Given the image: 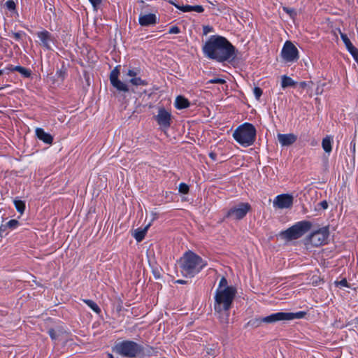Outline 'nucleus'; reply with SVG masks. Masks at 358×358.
Returning a JSON list of instances; mask_svg holds the SVG:
<instances>
[{
	"mask_svg": "<svg viewBox=\"0 0 358 358\" xmlns=\"http://www.w3.org/2000/svg\"><path fill=\"white\" fill-rule=\"evenodd\" d=\"M206 57L217 62L233 60L235 57V47L224 36H210L202 47Z\"/></svg>",
	"mask_w": 358,
	"mask_h": 358,
	"instance_id": "f257e3e1",
	"label": "nucleus"
},
{
	"mask_svg": "<svg viewBox=\"0 0 358 358\" xmlns=\"http://www.w3.org/2000/svg\"><path fill=\"white\" fill-rule=\"evenodd\" d=\"M180 262L182 273L189 277L194 276L207 266L206 260L192 251L186 252Z\"/></svg>",
	"mask_w": 358,
	"mask_h": 358,
	"instance_id": "f03ea898",
	"label": "nucleus"
},
{
	"mask_svg": "<svg viewBox=\"0 0 358 358\" xmlns=\"http://www.w3.org/2000/svg\"><path fill=\"white\" fill-rule=\"evenodd\" d=\"M236 294L235 287H227L223 291H215L214 309L218 313H224V322H227L229 314L233 301Z\"/></svg>",
	"mask_w": 358,
	"mask_h": 358,
	"instance_id": "7ed1b4c3",
	"label": "nucleus"
},
{
	"mask_svg": "<svg viewBox=\"0 0 358 358\" xmlns=\"http://www.w3.org/2000/svg\"><path fill=\"white\" fill-rule=\"evenodd\" d=\"M306 314L307 313L305 311H299L296 313L278 312L266 317L252 319L248 322V324L253 327H258L261 326L262 323L272 324L278 321L301 319L303 318Z\"/></svg>",
	"mask_w": 358,
	"mask_h": 358,
	"instance_id": "20e7f679",
	"label": "nucleus"
},
{
	"mask_svg": "<svg viewBox=\"0 0 358 358\" xmlns=\"http://www.w3.org/2000/svg\"><path fill=\"white\" fill-rule=\"evenodd\" d=\"M256 129L250 123H243L238 126L233 133L235 141L243 147L252 145L256 139Z\"/></svg>",
	"mask_w": 358,
	"mask_h": 358,
	"instance_id": "39448f33",
	"label": "nucleus"
},
{
	"mask_svg": "<svg viewBox=\"0 0 358 358\" xmlns=\"http://www.w3.org/2000/svg\"><path fill=\"white\" fill-rule=\"evenodd\" d=\"M115 352L127 358H136L143 351V347L132 341H123L115 345Z\"/></svg>",
	"mask_w": 358,
	"mask_h": 358,
	"instance_id": "423d86ee",
	"label": "nucleus"
},
{
	"mask_svg": "<svg viewBox=\"0 0 358 358\" xmlns=\"http://www.w3.org/2000/svg\"><path fill=\"white\" fill-rule=\"evenodd\" d=\"M312 227L309 221H300L285 231L280 233V236L287 240H294L301 237L308 232Z\"/></svg>",
	"mask_w": 358,
	"mask_h": 358,
	"instance_id": "0eeeda50",
	"label": "nucleus"
},
{
	"mask_svg": "<svg viewBox=\"0 0 358 358\" xmlns=\"http://www.w3.org/2000/svg\"><path fill=\"white\" fill-rule=\"evenodd\" d=\"M251 210V206L248 203H239L233 206L226 213L225 218L234 220H240L245 217Z\"/></svg>",
	"mask_w": 358,
	"mask_h": 358,
	"instance_id": "6e6552de",
	"label": "nucleus"
},
{
	"mask_svg": "<svg viewBox=\"0 0 358 358\" xmlns=\"http://www.w3.org/2000/svg\"><path fill=\"white\" fill-rule=\"evenodd\" d=\"M281 56L286 62H294L299 58V50L289 41H287L282 48Z\"/></svg>",
	"mask_w": 358,
	"mask_h": 358,
	"instance_id": "1a4fd4ad",
	"label": "nucleus"
},
{
	"mask_svg": "<svg viewBox=\"0 0 358 358\" xmlns=\"http://www.w3.org/2000/svg\"><path fill=\"white\" fill-rule=\"evenodd\" d=\"M329 237L327 227H322L313 232L308 238V242L313 246H320L326 243Z\"/></svg>",
	"mask_w": 358,
	"mask_h": 358,
	"instance_id": "9d476101",
	"label": "nucleus"
},
{
	"mask_svg": "<svg viewBox=\"0 0 358 358\" xmlns=\"http://www.w3.org/2000/svg\"><path fill=\"white\" fill-rule=\"evenodd\" d=\"M155 119L163 129H167L171 126V114L163 107L159 108L158 113L155 116Z\"/></svg>",
	"mask_w": 358,
	"mask_h": 358,
	"instance_id": "9b49d317",
	"label": "nucleus"
},
{
	"mask_svg": "<svg viewBox=\"0 0 358 358\" xmlns=\"http://www.w3.org/2000/svg\"><path fill=\"white\" fill-rule=\"evenodd\" d=\"M119 75L120 71L118 69V66H116L110 74V81L111 85L118 91L128 92L129 89L127 84L119 80Z\"/></svg>",
	"mask_w": 358,
	"mask_h": 358,
	"instance_id": "f8f14e48",
	"label": "nucleus"
},
{
	"mask_svg": "<svg viewBox=\"0 0 358 358\" xmlns=\"http://www.w3.org/2000/svg\"><path fill=\"white\" fill-rule=\"evenodd\" d=\"M293 196L290 194H282L278 195L273 201V206L280 209L289 208L293 204Z\"/></svg>",
	"mask_w": 358,
	"mask_h": 358,
	"instance_id": "ddd939ff",
	"label": "nucleus"
},
{
	"mask_svg": "<svg viewBox=\"0 0 358 358\" xmlns=\"http://www.w3.org/2000/svg\"><path fill=\"white\" fill-rule=\"evenodd\" d=\"M38 38L40 39L41 45L47 50H51L50 43L54 41V38L51 34L43 30L36 34Z\"/></svg>",
	"mask_w": 358,
	"mask_h": 358,
	"instance_id": "4468645a",
	"label": "nucleus"
},
{
	"mask_svg": "<svg viewBox=\"0 0 358 358\" xmlns=\"http://www.w3.org/2000/svg\"><path fill=\"white\" fill-rule=\"evenodd\" d=\"M157 22V18L155 14L148 13L139 15L138 22L142 27H148L155 25Z\"/></svg>",
	"mask_w": 358,
	"mask_h": 358,
	"instance_id": "2eb2a0df",
	"label": "nucleus"
},
{
	"mask_svg": "<svg viewBox=\"0 0 358 358\" xmlns=\"http://www.w3.org/2000/svg\"><path fill=\"white\" fill-rule=\"evenodd\" d=\"M297 136L294 134H278V140L282 146H289L296 142Z\"/></svg>",
	"mask_w": 358,
	"mask_h": 358,
	"instance_id": "dca6fc26",
	"label": "nucleus"
},
{
	"mask_svg": "<svg viewBox=\"0 0 358 358\" xmlns=\"http://www.w3.org/2000/svg\"><path fill=\"white\" fill-rule=\"evenodd\" d=\"M35 133L36 136L40 141L48 145H51L52 143L53 137L50 134L45 132L43 129L36 128Z\"/></svg>",
	"mask_w": 358,
	"mask_h": 358,
	"instance_id": "f3484780",
	"label": "nucleus"
},
{
	"mask_svg": "<svg viewBox=\"0 0 358 358\" xmlns=\"http://www.w3.org/2000/svg\"><path fill=\"white\" fill-rule=\"evenodd\" d=\"M175 106L178 109H185L189 106V101L186 98L178 96L176 99Z\"/></svg>",
	"mask_w": 358,
	"mask_h": 358,
	"instance_id": "a211bd4d",
	"label": "nucleus"
},
{
	"mask_svg": "<svg viewBox=\"0 0 358 358\" xmlns=\"http://www.w3.org/2000/svg\"><path fill=\"white\" fill-rule=\"evenodd\" d=\"M333 138L331 136H327L322 139V147L327 153H330L332 150Z\"/></svg>",
	"mask_w": 358,
	"mask_h": 358,
	"instance_id": "6ab92c4d",
	"label": "nucleus"
},
{
	"mask_svg": "<svg viewBox=\"0 0 358 358\" xmlns=\"http://www.w3.org/2000/svg\"><path fill=\"white\" fill-rule=\"evenodd\" d=\"M297 84L296 82H295L292 78L283 75L281 77V87L285 89L288 87H295Z\"/></svg>",
	"mask_w": 358,
	"mask_h": 358,
	"instance_id": "aec40b11",
	"label": "nucleus"
},
{
	"mask_svg": "<svg viewBox=\"0 0 358 358\" xmlns=\"http://www.w3.org/2000/svg\"><path fill=\"white\" fill-rule=\"evenodd\" d=\"M341 38L343 40V43H345L346 48L350 51V52L352 55H354V51L355 50V48L352 44L350 40L348 37V36L345 34L341 33Z\"/></svg>",
	"mask_w": 358,
	"mask_h": 358,
	"instance_id": "412c9836",
	"label": "nucleus"
},
{
	"mask_svg": "<svg viewBox=\"0 0 358 358\" xmlns=\"http://www.w3.org/2000/svg\"><path fill=\"white\" fill-rule=\"evenodd\" d=\"M146 232H147V227H145L143 229H137L135 230V231L133 234V236L134 237V238L136 240L137 242H141L144 239Z\"/></svg>",
	"mask_w": 358,
	"mask_h": 358,
	"instance_id": "4be33fe9",
	"label": "nucleus"
},
{
	"mask_svg": "<svg viewBox=\"0 0 358 358\" xmlns=\"http://www.w3.org/2000/svg\"><path fill=\"white\" fill-rule=\"evenodd\" d=\"M129 83L135 86H146L148 85L146 80L141 79L140 77L131 78Z\"/></svg>",
	"mask_w": 358,
	"mask_h": 358,
	"instance_id": "5701e85b",
	"label": "nucleus"
},
{
	"mask_svg": "<svg viewBox=\"0 0 358 358\" xmlns=\"http://www.w3.org/2000/svg\"><path fill=\"white\" fill-rule=\"evenodd\" d=\"M83 301L96 313H99L101 312L100 308L94 301L90 299H84Z\"/></svg>",
	"mask_w": 358,
	"mask_h": 358,
	"instance_id": "b1692460",
	"label": "nucleus"
},
{
	"mask_svg": "<svg viewBox=\"0 0 358 358\" xmlns=\"http://www.w3.org/2000/svg\"><path fill=\"white\" fill-rule=\"evenodd\" d=\"M15 69L17 72L20 73L24 78H29L31 75V72L29 69L22 67L21 66H15Z\"/></svg>",
	"mask_w": 358,
	"mask_h": 358,
	"instance_id": "393cba45",
	"label": "nucleus"
},
{
	"mask_svg": "<svg viewBox=\"0 0 358 358\" xmlns=\"http://www.w3.org/2000/svg\"><path fill=\"white\" fill-rule=\"evenodd\" d=\"M227 287H234L233 286H229L227 280L222 277L219 282L218 287L216 289V291H223V289L227 288Z\"/></svg>",
	"mask_w": 358,
	"mask_h": 358,
	"instance_id": "a878e982",
	"label": "nucleus"
},
{
	"mask_svg": "<svg viewBox=\"0 0 358 358\" xmlns=\"http://www.w3.org/2000/svg\"><path fill=\"white\" fill-rule=\"evenodd\" d=\"M14 204L17 210L21 214L23 213L25 209V203L21 200H15Z\"/></svg>",
	"mask_w": 358,
	"mask_h": 358,
	"instance_id": "bb28decb",
	"label": "nucleus"
},
{
	"mask_svg": "<svg viewBox=\"0 0 358 358\" xmlns=\"http://www.w3.org/2000/svg\"><path fill=\"white\" fill-rule=\"evenodd\" d=\"M173 5L175 6L176 8H177L178 9L182 10V12H191L192 11V6H189V5H187V6H179V5H177L174 3H171Z\"/></svg>",
	"mask_w": 358,
	"mask_h": 358,
	"instance_id": "cd10ccee",
	"label": "nucleus"
},
{
	"mask_svg": "<svg viewBox=\"0 0 358 358\" xmlns=\"http://www.w3.org/2000/svg\"><path fill=\"white\" fill-rule=\"evenodd\" d=\"M6 224L7 226V228L15 229L19 226L20 223L16 220H10Z\"/></svg>",
	"mask_w": 358,
	"mask_h": 358,
	"instance_id": "c85d7f7f",
	"label": "nucleus"
},
{
	"mask_svg": "<svg viewBox=\"0 0 358 358\" xmlns=\"http://www.w3.org/2000/svg\"><path fill=\"white\" fill-rule=\"evenodd\" d=\"M189 186L184 183V182H181L180 185H179V187H178V190H179V192L180 193H182V194H187L189 192Z\"/></svg>",
	"mask_w": 358,
	"mask_h": 358,
	"instance_id": "c756f323",
	"label": "nucleus"
},
{
	"mask_svg": "<svg viewBox=\"0 0 358 358\" xmlns=\"http://www.w3.org/2000/svg\"><path fill=\"white\" fill-rule=\"evenodd\" d=\"M283 10L287 13L292 18H294L296 16V12L294 9L287 8V7H283Z\"/></svg>",
	"mask_w": 358,
	"mask_h": 358,
	"instance_id": "7c9ffc66",
	"label": "nucleus"
},
{
	"mask_svg": "<svg viewBox=\"0 0 358 358\" xmlns=\"http://www.w3.org/2000/svg\"><path fill=\"white\" fill-rule=\"evenodd\" d=\"M226 80L222 78H215L209 80L207 83L208 84H224Z\"/></svg>",
	"mask_w": 358,
	"mask_h": 358,
	"instance_id": "2f4dec72",
	"label": "nucleus"
},
{
	"mask_svg": "<svg viewBox=\"0 0 358 358\" xmlns=\"http://www.w3.org/2000/svg\"><path fill=\"white\" fill-rule=\"evenodd\" d=\"M262 90L259 87H255L253 89V94L257 100L260 99L261 96L262 95Z\"/></svg>",
	"mask_w": 358,
	"mask_h": 358,
	"instance_id": "473e14b6",
	"label": "nucleus"
},
{
	"mask_svg": "<svg viewBox=\"0 0 358 358\" xmlns=\"http://www.w3.org/2000/svg\"><path fill=\"white\" fill-rule=\"evenodd\" d=\"M138 74V71L137 69H129L127 76L131 77V78L137 77Z\"/></svg>",
	"mask_w": 358,
	"mask_h": 358,
	"instance_id": "72a5a7b5",
	"label": "nucleus"
},
{
	"mask_svg": "<svg viewBox=\"0 0 358 358\" xmlns=\"http://www.w3.org/2000/svg\"><path fill=\"white\" fill-rule=\"evenodd\" d=\"M6 6L7 8L10 10H13L15 9V3L13 0H8L6 2Z\"/></svg>",
	"mask_w": 358,
	"mask_h": 358,
	"instance_id": "f704fd0d",
	"label": "nucleus"
},
{
	"mask_svg": "<svg viewBox=\"0 0 358 358\" xmlns=\"http://www.w3.org/2000/svg\"><path fill=\"white\" fill-rule=\"evenodd\" d=\"M180 32V28L177 26H172L169 30V33L171 34H176Z\"/></svg>",
	"mask_w": 358,
	"mask_h": 358,
	"instance_id": "c9c22d12",
	"label": "nucleus"
},
{
	"mask_svg": "<svg viewBox=\"0 0 358 358\" xmlns=\"http://www.w3.org/2000/svg\"><path fill=\"white\" fill-rule=\"evenodd\" d=\"M94 9H96L97 7L101 3L102 0H89Z\"/></svg>",
	"mask_w": 358,
	"mask_h": 358,
	"instance_id": "e433bc0d",
	"label": "nucleus"
},
{
	"mask_svg": "<svg viewBox=\"0 0 358 358\" xmlns=\"http://www.w3.org/2000/svg\"><path fill=\"white\" fill-rule=\"evenodd\" d=\"M204 10L202 6H192V11L196 12V13H202Z\"/></svg>",
	"mask_w": 358,
	"mask_h": 358,
	"instance_id": "4c0bfd02",
	"label": "nucleus"
},
{
	"mask_svg": "<svg viewBox=\"0 0 358 358\" xmlns=\"http://www.w3.org/2000/svg\"><path fill=\"white\" fill-rule=\"evenodd\" d=\"M338 284L342 287H348V282L346 279H342L341 281L338 282Z\"/></svg>",
	"mask_w": 358,
	"mask_h": 358,
	"instance_id": "58836bf2",
	"label": "nucleus"
},
{
	"mask_svg": "<svg viewBox=\"0 0 358 358\" xmlns=\"http://www.w3.org/2000/svg\"><path fill=\"white\" fill-rule=\"evenodd\" d=\"M49 335L52 340H55L57 338L56 333L54 329H50L48 331Z\"/></svg>",
	"mask_w": 358,
	"mask_h": 358,
	"instance_id": "ea45409f",
	"label": "nucleus"
},
{
	"mask_svg": "<svg viewBox=\"0 0 358 358\" xmlns=\"http://www.w3.org/2000/svg\"><path fill=\"white\" fill-rule=\"evenodd\" d=\"M213 31V28L210 26H204L203 27V34H207L209 32Z\"/></svg>",
	"mask_w": 358,
	"mask_h": 358,
	"instance_id": "a19ab883",
	"label": "nucleus"
},
{
	"mask_svg": "<svg viewBox=\"0 0 358 358\" xmlns=\"http://www.w3.org/2000/svg\"><path fill=\"white\" fill-rule=\"evenodd\" d=\"M319 205L321 206L323 209H327L328 208V203L326 201H321Z\"/></svg>",
	"mask_w": 358,
	"mask_h": 358,
	"instance_id": "79ce46f5",
	"label": "nucleus"
},
{
	"mask_svg": "<svg viewBox=\"0 0 358 358\" xmlns=\"http://www.w3.org/2000/svg\"><path fill=\"white\" fill-rule=\"evenodd\" d=\"M14 38L17 41L21 39L22 34L20 32H16L13 34Z\"/></svg>",
	"mask_w": 358,
	"mask_h": 358,
	"instance_id": "37998d69",
	"label": "nucleus"
},
{
	"mask_svg": "<svg viewBox=\"0 0 358 358\" xmlns=\"http://www.w3.org/2000/svg\"><path fill=\"white\" fill-rule=\"evenodd\" d=\"M308 85V84L305 81H303V82H301L299 83V87H301L302 89L306 88Z\"/></svg>",
	"mask_w": 358,
	"mask_h": 358,
	"instance_id": "c03bdc74",
	"label": "nucleus"
},
{
	"mask_svg": "<svg viewBox=\"0 0 358 358\" xmlns=\"http://www.w3.org/2000/svg\"><path fill=\"white\" fill-rule=\"evenodd\" d=\"M6 229H7V226H6V224H1V225L0 226V234H1V233H3V232L6 231Z\"/></svg>",
	"mask_w": 358,
	"mask_h": 358,
	"instance_id": "a18cd8bd",
	"label": "nucleus"
},
{
	"mask_svg": "<svg viewBox=\"0 0 358 358\" xmlns=\"http://www.w3.org/2000/svg\"><path fill=\"white\" fill-rule=\"evenodd\" d=\"M350 147L352 148L353 153H355V142L354 141H352L350 143Z\"/></svg>",
	"mask_w": 358,
	"mask_h": 358,
	"instance_id": "49530a36",
	"label": "nucleus"
},
{
	"mask_svg": "<svg viewBox=\"0 0 358 358\" xmlns=\"http://www.w3.org/2000/svg\"><path fill=\"white\" fill-rule=\"evenodd\" d=\"M209 156H210V157L212 159H213V160H215V159H216V154H215V153H214V152H210V153L209 154Z\"/></svg>",
	"mask_w": 358,
	"mask_h": 358,
	"instance_id": "de8ad7c7",
	"label": "nucleus"
},
{
	"mask_svg": "<svg viewBox=\"0 0 358 358\" xmlns=\"http://www.w3.org/2000/svg\"><path fill=\"white\" fill-rule=\"evenodd\" d=\"M15 66L10 65L7 69L11 71H16Z\"/></svg>",
	"mask_w": 358,
	"mask_h": 358,
	"instance_id": "09e8293b",
	"label": "nucleus"
},
{
	"mask_svg": "<svg viewBox=\"0 0 358 358\" xmlns=\"http://www.w3.org/2000/svg\"><path fill=\"white\" fill-rule=\"evenodd\" d=\"M176 283H178V284H185L186 281L184 280H177L176 281Z\"/></svg>",
	"mask_w": 358,
	"mask_h": 358,
	"instance_id": "8fccbe9b",
	"label": "nucleus"
},
{
	"mask_svg": "<svg viewBox=\"0 0 358 358\" xmlns=\"http://www.w3.org/2000/svg\"><path fill=\"white\" fill-rule=\"evenodd\" d=\"M3 74V70H0V76Z\"/></svg>",
	"mask_w": 358,
	"mask_h": 358,
	"instance_id": "3c124183",
	"label": "nucleus"
},
{
	"mask_svg": "<svg viewBox=\"0 0 358 358\" xmlns=\"http://www.w3.org/2000/svg\"><path fill=\"white\" fill-rule=\"evenodd\" d=\"M357 3H358V0H357Z\"/></svg>",
	"mask_w": 358,
	"mask_h": 358,
	"instance_id": "603ef678",
	"label": "nucleus"
}]
</instances>
